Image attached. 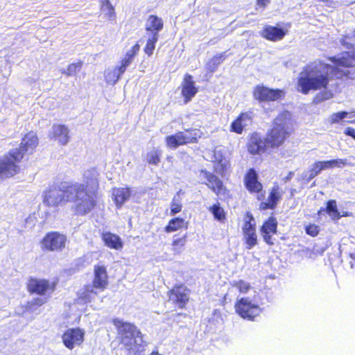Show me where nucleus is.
I'll return each instance as SVG.
<instances>
[{"label":"nucleus","instance_id":"f257e3e1","mask_svg":"<svg viewBox=\"0 0 355 355\" xmlns=\"http://www.w3.org/2000/svg\"><path fill=\"white\" fill-rule=\"evenodd\" d=\"M330 60L335 64L331 67L324 62H314L308 65L298 78V90L307 94L310 90H318L325 88L329 83L328 73L329 71H341L349 78L355 77L349 67L355 66V51L343 53L340 58L331 57Z\"/></svg>","mask_w":355,"mask_h":355},{"label":"nucleus","instance_id":"f03ea898","mask_svg":"<svg viewBox=\"0 0 355 355\" xmlns=\"http://www.w3.org/2000/svg\"><path fill=\"white\" fill-rule=\"evenodd\" d=\"M67 193V201L74 203L73 209L78 215L87 214L96 205L98 192L86 189L84 184H70Z\"/></svg>","mask_w":355,"mask_h":355},{"label":"nucleus","instance_id":"7ed1b4c3","mask_svg":"<svg viewBox=\"0 0 355 355\" xmlns=\"http://www.w3.org/2000/svg\"><path fill=\"white\" fill-rule=\"evenodd\" d=\"M291 114L288 111L282 112L274 120L272 128L268 132L266 140L272 147H277L284 143L289 135Z\"/></svg>","mask_w":355,"mask_h":355},{"label":"nucleus","instance_id":"20e7f679","mask_svg":"<svg viewBox=\"0 0 355 355\" xmlns=\"http://www.w3.org/2000/svg\"><path fill=\"white\" fill-rule=\"evenodd\" d=\"M94 277L92 284H87L80 291V298L85 302H90L99 291H104L108 285V277L104 266H95Z\"/></svg>","mask_w":355,"mask_h":355},{"label":"nucleus","instance_id":"39448f33","mask_svg":"<svg viewBox=\"0 0 355 355\" xmlns=\"http://www.w3.org/2000/svg\"><path fill=\"white\" fill-rule=\"evenodd\" d=\"M16 153L11 150L0 157V179L12 177L19 171L18 164L21 161V155Z\"/></svg>","mask_w":355,"mask_h":355},{"label":"nucleus","instance_id":"423d86ee","mask_svg":"<svg viewBox=\"0 0 355 355\" xmlns=\"http://www.w3.org/2000/svg\"><path fill=\"white\" fill-rule=\"evenodd\" d=\"M70 184L64 182L58 188H51L44 193V203L49 207H58L67 202V191Z\"/></svg>","mask_w":355,"mask_h":355},{"label":"nucleus","instance_id":"0eeeda50","mask_svg":"<svg viewBox=\"0 0 355 355\" xmlns=\"http://www.w3.org/2000/svg\"><path fill=\"white\" fill-rule=\"evenodd\" d=\"M165 140L167 147L176 149L180 146L196 142L197 132L196 130H187L184 132H179L174 135H168L166 137Z\"/></svg>","mask_w":355,"mask_h":355},{"label":"nucleus","instance_id":"6e6552de","mask_svg":"<svg viewBox=\"0 0 355 355\" xmlns=\"http://www.w3.org/2000/svg\"><path fill=\"white\" fill-rule=\"evenodd\" d=\"M67 237L58 232H51L46 234L41 242L42 249L49 251H60L65 247Z\"/></svg>","mask_w":355,"mask_h":355},{"label":"nucleus","instance_id":"1a4fd4ad","mask_svg":"<svg viewBox=\"0 0 355 355\" xmlns=\"http://www.w3.org/2000/svg\"><path fill=\"white\" fill-rule=\"evenodd\" d=\"M235 308L241 318L248 320H253L261 312V309L258 305L252 304L248 298L244 297L236 302Z\"/></svg>","mask_w":355,"mask_h":355},{"label":"nucleus","instance_id":"9d476101","mask_svg":"<svg viewBox=\"0 0 355 355\" xmlns=\"http://www.w3.org/2000/svg\"><path fill=\"white\" fill-rule=\"evenodd\" d=\"M115 324L118 327L120 341L123 346L131 345V340L132 339L142 336L137 327L131 323L118 321L117 324Z\"/></svg>","mask_w":355,"mask_h":355},{"label":"nucleus","instance_id":"9b49d317","mask_svg":"<svg viewBox=\"0 0 355 355\" xmlns=\"http://www.w3.org/2000/svg\"><path fill=\"white\" fill-rule=\"evenodd\" d=\"M28 290L40 295H50L55 288V283L46 279H33L29 280Z\"/></svg>","mask_w":355,"mask_h":355},{"label":"nucleus","instance_id":"f8f14e48","mask_svg":"<svg viewBox=\"0 0 355 355\" xmlns=\"http://www.w3.org/2000/svg\"><path fill=\"white\" fill-rule=\"evenodd\" d=\"M168 295L169 302L180 309L185 306L189 299V291L183 285L175 286Z\"/></svg>","mask_w":355,"mask_h":355},{"label":"nucleus","instance_id":"ddd939ff","mask_svg":"<svg viewBox=\"0 0 355 355\" xmlns=\"http://www.w3.org/2000/svg\"><path fill=\"white\" fill-rule=\"evenodd\" d=\"M85 332L79 328L69 329L62 335V342L64 346L73 349L76 346H79L84 340Z\"/></svg>","mask_w":355,"mask_h":355},{"label":"nucleus","instance_id":"4468645a","mask_svg":"<svg viewBox=\"0 0 355 355\" xmlns=\"http://www.w3.org/2000/svg\"><path fill=\"white\" fill-rule=\"evenodd\" d=\"M248 220L245 221L243 227L244 238L246 243V248L252 249L257 243V236L256 234V228L254 219L252 214H247Z\"/></svg>","mask_w":355,"mask_h":355},{"label":"nucleus","instance_id":"2eb2a0df","mask_svg":"<svg viewBox=\"0 0 355 355\" xmlns=\"http://www.w3.org/2000/svg\"><path fill=\"white\" fill-rule=\"evenodd\" d=\"M283 94L280 89H273L263 85H258L254 90V96L259 101H270L279 99Z\"/></svg>","mask_w":355,"mask_h":355},{"label":"nucleus","instance_id":"dca6fc26","mask_svg":"<svg viewBox=\"0 0 355 355\" xmlns=\"http://www.w3.org/2000/svg\"><path fill=\"white\" fill-rule=\"evenodd\" d=\"M38 144V139L34 132H30L22 139L19 148L13 149L16 154H21V159L26 153H32Z\"/></svg>","mask_w":355,"mask_h":355},{"label":"nucleus","instance_id":"f3484780","mask_svg":"<svg viewBox=\"0 0 355 355\" xmlns=\"http://www.w3.org/2000/svg\"><path fill=\"white\" fill-rule=\"evenodd\" d=\"M164 24L162 19L157 15H150L145 24V35H155V37L159 38V33L163 29Z\"/></svg>","mask_w":355,"mask_h":355},{"label":"nucleus","instance_id":"a211bd4d","mask_svg":"<svg viewBox=\"0 0 355 355\" xmlns=\"http://www.w3.org/2000/svg\"><path fill=\"white\" fill-rule=\"evenodd\" d=\"M198 88L190 74H186L182 83V95L184 98V103H187L197 94Z\"/></svg>","mask_w":355,"mask_h":355},{"label":"nucleus","instance_id":"6ab92c4d","mask_svg":"<svg viewBox=\"0 0 355 355\" xmlns=\"http://www.w3.org/2000/svg\"><path fill=\"white\" fill-rule=\"evenodd\" d=\"M286 31L279 26H266L261 32V35L268 40L276 42L284 38Z\"/></svg>","mask_w":355,"mask_h":355},{"label":"nucleus","instance_id":"aec40b11","mask_svg":"<svg viewBox=\"0 0 355 355\" xmlns=\"http://www.w3.org/2000/svg\"><path fill=\"white\" fill-rule=\"evenodd\" d=\"M266 139H263L260 135L254 133L252 135L248 145V151L251 154H260L265 151Z\"/></svg>","mask_w":355,"mask_h":355},{"label":"nucleus","instance_id":"412c9836","mask_svg":"<svg viewBox=\"0 0 355 355\" xmlns=\"http://www.w3.org/2000/svg\"><path fill=\"white\" fill-rule=\"evenodd\" d=\"M69 129L66 125L54 124L52 126L49 136L57 139L60 144L66 145L69 139Z\"/></svg>","mask_w":355,"mask_h":355},{"label":"nucleus","instance_id":"4be33fe9","mask_svg":"<svg viewBox=\"0 0 355 355\" xmlns=\"http://www.w3.org/2000/svg\"><path fill=\"white\" fill-rule=\"evenodd\" d=\"M277 222L274 217H270L261 226V234L268 244H273L271 241V234L277 232Z\"/></svg>","mask_w":355,"mask_h":355},{"label":"nucleus","instance_id":"5701e85b","mask_svg":"<svg viewBox=\"0 0 355 355\" xmlns=\"http://www.w3.org/2000/svg\"><path fill=\"white\" fill-rule=\"evenodd\" d=\"M245 185L250 192H259L261 184L258 181V175L254 168H250L245 177Z\"/></svg>","mask_w":355,"mask_h":355},{"label":"nucleus","instance_id":"b1692460","mask_svg":"<svg viewBox=\"0 0 355 355\" xmlns=\"http://www.w3.org/2000/svg\"><path fill=\"white\" fill-rule=\"evenodd\" d=\"M203 179L206 180L208 182L205 183L213 191L216 193L220 192L223 188L222 181L215 175L202 170L200 175Z\"/></svg>","mask_w":355,"mask_h":355},{"label":"nucleus","instance_id":"393cba45","mask_svg":"<svg viewBox=\"0 0 355 355\" xmlns=\"http://www.w3.org/2000/svg\"><path fill=\"white\" fill-rule=\"evenodd\" d=\"M98 177V173L96 168H90L85 172L84 178L86 183L85 187L86 189L98 191L99 187Z\"/></svg>","mask_w":355,"mask_h":355},{"label":"nucleus","instance_id":"a878e982","mask_svg":"<svg viewBox=\"0 0 355 355\" xmlns=\"http://www.w3.org/2000/svg\"><path fill=\"white\" fill-rule=\"evenodd\" d=\"M128 351V355H144L146 343L143 336H137L131 340V345L124 346Z\"/></svg>","mask_w":355,"mask_h":355},{"label":"nucleus","instance_id":"bb28decb","mask_svg":"<svg viewBox=\"0 0 355 355\" xmlns=\"http://www.w3.org/2000/svg\"><path fill=\"white\" fill-rule=\"evenodd\" d=\"M283 191H282L278 186H274L269 194L268 202H261V207L263 209L268 208L274 209L283 195Z\"/></svg>","mask_w":355,"mask_h":355},{"label":"nucleus","instance_id":"cd10ccee","mask_svg":"<svg viewBox=\"0 0 355 355\" xmlns=\"http://www.w3.org/2000/svg\"><path fill=\"white\" fill-rule=\"evenodd\" d=\"M131 194L129 187L114 188L112 190V196L117 207H121L125 202H126Z\"/></svg>","mask_w":355,"mask_h":355},{"label":"nucleus","instance_id":"c85d7f7f","mask_svg":"<svg viewBox=\"0 0 355 355\" xmlns=\"http://www.w3.org/2000/svg\"><path fill=\"white\" fill-rule=\"evenodd\" d=\"M102 239L105 244L110 248L119 250L123 247V243L120 237L116 234L105 232L102 234Z\"/></svg>","mask_w":355,"mask_h":355},{"label":"nucleus","instance_id":"c756f323","mask_svg":"<svg viewBox=\"0 0 355 355\" xmlns=\"http://www.w3.org/2000/svg\"><path fill=\"white\" fill-rule=\"evenodd\" d=\"M325 211L334 220H338L340 218V214L338 210L336 201L335 200H329L327 202V206L324 209H321L319 213Z\"/></svg>","mask_w":355,"mask_h":355},{"label":"nucleus","instance_id":"7c9ffc66","mask_svg":"<svg viewBox=\"0 0 355 355\" xmlns=\"http://www.w3.org/2000/svg\"><path fill=\"white\" fill-rule=\"evenodd\" d=\"M225 58L226 56L225 53L214 56L206 64L207 70L211 73L214 72Z\"/></svg>","mask_w":355,"mask_h":355},{"label":"nucleus","instance_id":"2f4dec72","mask_svg":"<svg viewBox=\"0 0 355 355\" xmlns=\"http://www.w3.org/2000/svg\"><path fill=\"white\" fill-rule=\"evenodd\" d=\"M155 35H144V37L146 38V44L144 47V52L148 56H151L155 49V44L158 41V37H155Z\"/></svg>","mask_w":355,"mask_h":355},{"label":"nucleus","instance_id":"473e14b6","mask_svg":"<svg viewBox=\"0 0 355 355\" xmlns=\"http://www.w3.org/2000/svg\"><path fill=\"white\" fill-rule=\"evenodd\" d=\"M320 162L322 171L325 169L332 168L334 167L340 168L347 164V159H337L329 161H319Z\"/></svg>","mask_w":355,"mask_h":355},{"label":"nucleus","instance_id":"72a5a7b5","mask_svg":"<svg viewBox=\"0 0 355 355\" xmlns=\"http://www.w3.org/2000/svg\"><path fill=\"white\" fill-rule=\"evenodd\" d=\"M101 9L105 12L106 16L110 19L113 20L116 18L114 8L111 4L110 0H101Z\"/></svg>","mask_w":355,"mask_h":355},{"label":"nucleus","instance_id":"f704fd0d","mask_svg":"<svg viewBox=\"0 0 355 355\" xmlns=\"http://www.w3.org/2000/svg\"><path fill=\"white\" fill-rule=\"evenodd\" d=\"M82 66L83 62L71 63L68 66L67 69H62L60 71L62 74H65L67 76H73L80 71Z\"/></svg>","mask_w":355,"mask_h":355},{"label":"nucleus","instance_id":"c9c22d12","mask_svg":"<svg viewBox=\"0 0 355 355\" xmlns=\"http://www.w3.org/2000/svg\"><path fill=\"white\" fill-rule=\"evenodd\" d=\"M184 224V220L180 218H175L171 219L168 225L165 227L166 232H172L178 230L183 227Z\"/></svg>","mask_w":355,"mask_h":355},{"label":"nucleus","instance_id":"e433bc0d","mask_svg":"<svg viewBox=\"0 0 355 355\" xmlns=\"http://www.w3.org/2000/svg\"><path fill=\"white\" fill-rule=\"evenodd\" d=\"M161 152L157 149H153L147 153L146 159L149 164L157 165L160 162Z\"/></svg>","mask_w":355,"mask_h":355},{"label":"nucleus","instance_id":"4c0bfd02","mask_svg":"<svg viewBox=\"0 0 355 355\" xmlns=\"http://www.w3.org/2000/svg\"><path fill=\"white\" fill-rule=\"evenodd\" d=\"M119 78V71L115 69H107L105 72V79L107 84L114 85Z\"/></svg>","mask_w":355,"mask_h":355},{"label":"nucleus","instance_id":"58836bf2","mask_svg":"<svg viewBox=\"0 0 355 355\" xmlns=\"http://www.w3.org/2000/svg\"><path fill=\"white\" fill-rule=\"evenodd\" d=\"M186 236H184L182 238L175 239L173 241L172 243V250L173 251L175 254H180L184 250V247L186 244Z\"/></svg>","mask_w":355,"mask_h":355},{"label":"nucleus","instance_id":"ea45409f","mask_svg":"<svg viewBox=\"0 0 355 355\" xmlns=\"http://www.w3.org/2000/svg\"><path fill=\"white\" fill-rule=\"evenodd\" d=\"M209 211L218 221H223L225 218V211L219 205H213L209 208Z\"/></svg>","mask_w":355,"mask_h":355},{"label":"nucleus","instance_id":"a19ab883","mask_svg":"<svg viewBox=\"0 0 355 355\" xmlns=\"http://www.w3.org/2000/svg\"><path fill=\"white\" fill-rule=\"evenodd\" d=\"M333 97V94L329 90H324L322 92L318 94L313 98V103L319 104L324 101L329 100Z\"/></svg>","mask_w":355,"mask_h":355},{"label":"nucleus","instance_id":"79ce46f5","mask_svg":"<svg viewBox=\"0 0 355 355\" xmlns=\"http://www.w3.org/2000/svg\"><path fill=\"white\" fill-rule=\"evenodd\" d=\"M178 194L174 196L171 203V214L175 215L179 213L182 209V204Z\"/></svg>","mask_w":355,"mask_h":355},{"label":"nucleus","instance_id":"37998d69","mask_svg":"<svg viewBox=\"0 0 355 355\" xmlns=\"http://www.w3.org/2000/svg\"><path fill=\"white\" fill-rule=\"evenodd\" d=\"M239 119H240V122L241 123L243 128H245L251 123L252 119V112H248L241 113L239 115Z\"/></svg>","mask_w":355,"mask_h":355},{"label":"nucleus","instance_id":"c03bdc74","mask_svg":"<svg viewBox=\"0 0 355 355\" xmlns=\"http://www.w3.org/2000/svg\"><path fill=\"white\" fill-rule=\"evenodd\" d=\"M234 286H236L239 290V291L243 293H246L250 288V284L243 280H240L236 282Z\"/></svg>","mask_w":355,"mask_h":355},{"label":"nucleus","instance_id":"a18cd8bd","mask_svg":"<svg viewBox=\"0 0 355 355\" xmlns=\"http://www.w3.org/2000/svg\"><path fill=\"white\" fill-rule=\"evenodd\" d=\"M243 126L242 125L241 123L240 122V119L239 117L235 119L231 124V131L234 132L237 134L242 133L243 130Z\"/></svg>","mask_w":355,"mask_h":355},{"label":"nucleus","instance_id":"49530a36","mask_svg":"<svg viewBox=\"0 0 355 355\" xmlns=\"http://www.w3.org/2000/svg\"><path fill=\"white\" fill-rule=\"evenodd\" d=\"M347 114L348 113L345 111L334 113L331 116V121L332 123H338L340 120L345 118Z\"/></svg>","mask_w":355,"mask_h":355},{"label":"nucleus","instance_id":"de8ad7c7","mask_svg":"<svg viewBox=\"0 0 355 355\" xmlns=\"http://www.w3.org/2000/svg\"><path fill=\"white\" fill-rule=\"evenodd\" d=\"M318 227L315 225L311 224L306 227V233L310 236H315L318 234Z\"/></svg>","mask_w":355,"mask_h":355},{"label":"nucleus","instance_id":"09e8293b","mask_svg":"<svg viewBox=\"0 0 355 355\" xmlns=\"http://www.w3.org/2000/svg\"><path fill=\"white\" fill-rule=\"evenodd\" d=\"M310 170L317 176L322 171V168L321 166L320 162L319 161L315 162L312 165Z\"/></svg>","mask_w":355,"mask_h":355},{"label":"nucleus","instance_id":"8fccbe9b","mask_svg":"<svg viewBox=\"0 0 355 355\" xmlns=\"http://www.w3.org/2000/svg\"><path fill=\"white\" fill-rule=\"evenodd\" d=\"M316 175L309 169V171H304L302 174V178L306 180L307 182H310Z\"/></svg>","mask_w":355,"mask_h":355},{"label":"nucleus","instance_id":"3c124183","mask_svg":"<svg viewBox=\"0 0 355 355\" xmlns=\"http://www.w3.org/2000/svg\"><path fill=\"white\" fill-rule=\"evenodd\" d=\"M345 133L347 135H349V136L353 137L354 139H355V129H354L351 127H349V128H346V130H345Z\"/></svg>","mask_w":355,"mask_h":355},{"label":"nucleus","instance_id":"603ef678","mask_svg":"<svg viewBox=\"0 0 355 355\" xmlns=\"http://www.w3.org/2000/svg\"><path fill=\"white\" fill-rule=\"evenodd\" d=\"M126 68V67L121 64V66L114 69L119 71V76L121 77V76L125 71Z\"/></svg>","mask_w":355,"mask_h":355},{"label":"nucleus","instance_id":"864d4df0","mask_svg":"<svg viewBox=\"0 0 355 355\" xmlns=\"http://www.w3.org/2000/svg\"><path fill=\"white\" fill-rule=\"evenodd\" d=\"M132 60H130L129 58H124L121 61V64L123 65H124L125 67H128L132 63Z\"/></svg>","mask_w":355,"mask_h":355},{"label":"nucleus","instance_id":"5fc2aeb1","mask_svg":"<svg viewBox=\"0 0 355 355\" xmlns=\"http://www.w3.org/2000/svg\"><path fill=\"white\" fill-rule=\"evenodd\" d=\"M136 55V54H135L132 51L131 49L128 51L125 55V58H129L130 60H133L134 57Z\"/></svg>","mask_w":355,"mask_h":355},{"label":"nucleus","instance_id":"6e6d98bb","mask_svg":"<svg viewBox=\"0 0 355 355\" xmlns=\"http://www.w3.org/2000/svg\"><path fill=\"white\" fill-rule=\"evenodd\" d=\"M293 175H294V173L292 171H290L288 173V174L285 178H283L284 182H287L290 181L293 178Z\"/></svg>","mask_w":355,"mask_h":355},{"label":"nucleus","instance_id":"4d7b16f0","mask_svg":"<svg viewBox=\"0 0 355 355\" xmlns=\"http://www.w3.org/2000/svg\"><path fill=\"white\" fill-rule=\"evenodd\" d=\"M269 0H257V5L261 7H265Z\"/></svg>","mask_w":355,"mask_h":355},{"label":"nucleus","instance_id":"13d9d810","mask_svg":"<svg viewBox=\"0 0 355 355\" xmlns=\"http://www.w3.org/2000/svg\"><path fill=\"white\" fill-rule=\"evenodd\" d=\"M139 49H140V46H139V44H135V45L132 47L131 51H132L135 54H136V55H137V53H138V52H139Z\"/></svg>","mask_w":355,"mask_h":355},{"label":"nucleus","instance_id":"bf43d9fd","mask_svg":"<svg viewBox=\"0 0 355 355\" xmlns=\"http://www.w3.org/2000/svg\"><path fill=\"white\" fill-rule=\"evenodd\" d=\"M46 302V299L44 298H37L35 300V304L37 305H42Z\"/></svg>","mask_w":355,"mask_h":355},{"label":"nucleus","instance_id":"052dcab7","mask_svg":"<svg viewBox=\"0 0 355 355\" xmlns=\"http://www.w3.org/2000/svg\"><path fill=\"white\" fill-rule=\"evenodd\" d=\"M350 257L352 259V261H351V267L352 268H355V251L352 253H351Z\"/></svg>","mask_w":355,"mask_h":355},{"label":"nucleus","instance_id":"680f3d73","mask_svg":"<svg viewBox=\"0 0 355 355\" xmlns=\"http://www.w3.org/2000/svg\"><path fill=\"white\" fill-rule=\"evenodd\" d=\"M352 213H349V212H347V211H345V212L343 213V214H340V216H341V218H342V217L350 216H352Z\"/></svg>","mask_w":355,"mask_h":355},{"label":"nucleus","instance_id":"e2e57ef3","mask_svg":"<svg viewBox=\"0 0 355 355\" xmlns=\"http://www.w3.org/2000/svg\"><path fill=\"white\" fill-rule=\"evenodd\" d=\"M150 355H160L157 352H153Z\"/></svg>","mask_w":355,"mask_h":355}]
</instances>
